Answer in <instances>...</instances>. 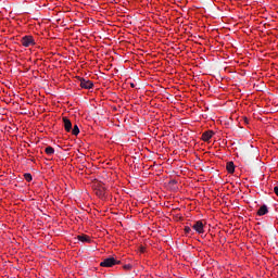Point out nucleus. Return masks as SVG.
<instances>
[{"instance_id":"obj_1","label":"nucleus","mask_w":278,"mask_h":278,"mask_svg":"<svg viewBox=\"0 0 278 278\" xmlns=\"http://www.w3.org/2000/svg\"><path fill=\"white\" fill-rule=\"evenodd\" d=\"M78 81L80 88H84L85 90H92V88H94V83H92L91 80L78 77Z\"/></svg>"},{"instance_id":"obj_2","label":"nucleus","mask_w":278,"mask_h":278,"mask_svg":"<svg viewBox=\"0 0 278 278\" xmlns=\"http://www.w3.org/2000/svg\"><path fill=\"white\" fill-rule=\"evenodd\" d=\"M116 264H121V261H116L114 257L104 258L103 262L100 263V266L104 268H112V266H116Z\"/></svg>"},{"instance_id":"obj_3","label":"nucleus","mask_w":278,"mask_h":278,"mask_svg":"<svg viewBox=\"0 0 278 278\" xmlns=\"http://www.w3.org/2000/svg\"><path fill=\"white\" fill-rule=\"evenodd\" d=\"M21 42H22L23 47H31V45H36V42H34V37H31V36H24L21 39Z\"/></svg>"},{"instance_id":"obj_4","label":"nucleus","mask_w":278,"mask_h":278,"mask_svg":"<svg viewBox=\"0 0 278 278\" xmlns=\"http://www.w3.org/2000/svg\"><path fill=\"white\" fill-rule=\"evenodd\" d=\"M63 125H64V129L67 132H71L73 129V123H71V119H68V117H63Z\"/></svg>"},{"instance_id":"obj_5","label":"nucleus","mask_w":278,"mask_h":278,"mask_svg":"<svg viewBox=\"0 0 278 278\" xmlns=\"http://www.w3.org/2000/svg\"><path fill=\"white\" fill-rule=\"evenodd\" d=\"M192 227H193L194 231H197L198 233H203V231H205L203 229V222H201V220L195 222Z\"/></svg>"},{"instance_id":"obj_6","label":"nucleus","mask_w":278,"mask_h":278,"mask_svg":"<svg viewBox=\"0 0 278 278\" xmlns=\"http://www.w3.org/2000/svg\"><path fill=\"white\" fill-rule=\"evenodd\" d=\"M212 136H214V131L208 130L202 134V140L204 142H208V140H212Z\"/></svg>"},{"instance_id":"obj_7","label":"nucleus","mask_w":278,"mask_h":278,"mask_svg":"<svg viewBox=\"0 0 278 278\" xmlns=\"http://www.w3.org/2000/svg\"><path fill=\"white\" fill-rule=\"evenodd\" d=\"M77 238L79 242H85L87 244H90V242H92V239H90V236H87V235H79Z\"/></svg>"},{"instance_id":"obj_8","label":"nucleus","mask_w":278,"mask_h":278,"mask_svg":"<svg viewBox=\"0 0 278 278\" xmlns=\"http://www.w3.org/2000/svg\"><path fill=\"white\" fill-rule=\"evenodd\" d=\"M267 213H268V206L264 204L258 208L257 216H266Z\"/></svg>"},{"instance_id":"obj_9","label":"nucleus","mask_w":278,"mask_h":278,"mask_svg":"<svg viewBox=\"0 0 278 278\" xmlns=\"http://www.w3.org/2000/svg\"><path fill=\"white\" fill-rule=\"evenodd\" d=\"M226 168L230 175L236 172V165H233V162H228Z\"/></svg>"},{"instance_id":"obj_10","label":"nucleus","mask_w":278,"mask_h":278,"mask_svg":"<svg viewBox=\"0 0 278 278\" xmlns=\"http://www.w3.org/2000/svg\"><path fill=\"white\" fill-rule=\"evenodd\" d=\"M45 151L47 155H53V153H55V149H53V147H47Z\"/></svg>"},{"instance_id":"obj_11","label":"nucleus","mask_w":278,"mask_h":278,"mask_svg":"<svg viewBox=\"0 0 278 278\" xmlns=\"http://www.w3.org/2000/svg\"><path fill=\"white\" fill-rule=\"evenodd\" d=\"M71 131L73 136H79V126L74 125V128Z\"/></svg>"},{"instance_id":"obj_12","label":"nucleus","mask_w":278,"mask_h":278,"mask_svg":"<svg viewBox=\"0 0 278 278\" xmlns=\"http://www.w3.org/2000/svg\"><path fill=\"white\" fill-rule=\"evenodd\" d=\"M24 179H25L26 181H31V179H34V178L31 177V174L26 173V174H24Z\"/></svg>"},{"instance_id":"obj_13","label":"nucleus","mask_w":278,"mask_h":278,"mask_svg":"<svg viewBox=\"0 0 278 278\" xmlns=\"http://www.w3.org/2000/svg\"><path fill=\"white\" fill-rule=\"evenodd\" d=\"M190 231H192V229L190 228V226H186V227H185V232L190 233Z\"/></svg>"},{"instance_id":"obj_14","label":"nucleus","mask_w":278,"mask_h":278,"mask_svg":"<svg viewBox=\"0 0 278 278\" xmlns=\"http://www.w3.org/2000/svg\"><path fill=\"white\" fill-rule=\"evenodd\" d=\"M124 269L125 270H131V265L130 264L124 265Z\"/></svg>"},{"instance_id":"obj_15","label":"nucleus","mask_w":278,"mask_h":278,"mask_svg":"<svg viewBox=\"0 0 278 278\" xmlns=\"http://www.w3.org/2000/svg\"><path fill=\"white\" fill-rule=\"evenodd\" d=\"M274 192H275L276 197H278V187H274Z\"/></svg>"},{"instance_id":"obj_16","label":"nucleus","mask_w":278,"mask_h":278,"mask_svg":"<svg viewBox=\"0 0 278 278\" xmlns=\"http://www.w3.org/2000/svg\"><path fill=\"white\" fill-rule=\"evenodd\" d=\"M169 184L176 185V184H177V180L173 179V180L169 181Z\"/></svg>"},{"instance_id":"obj_17","label":"nucleus","mask_w":278,"mask_h":278,"mask_svg":"<svg viewBox=\"0 0 278 278\" xmlns=\"http://www.w3.org/2000/svg\"><path fill=\"white\" fill-rule=\"evenodd\" d=\"M140 252H141V253H144V247H141V248H140Z\"/></svg>"},{"instance_id":"obj_18","label":"nucleus","mask_w":278,"mask_h":278,"mask_svg":"<svg viewBox=\"0 0 278 278\" xmlns=\"http://www.w3.org/2000/svg\"><path fill=\"white\" fill-rule=\"evenodd\" d=\"M245 163H247V164H251V161H249L248 159H245Z\"/></svg>"},{"instance_id":"obj_19","label":"nucleus","mask_w":278,"mask_h":278,"mask_svg":"<svg viewBox=\"0 0 278 278\" xmlns=\"http://www.w3.org/2000/svg\"><path fill=\"white\" fill-rule=\"evenodd\" d=\"M130 86H131L132 88H136V85H135L134 83H131Z\"/></svg>"}]
</instances>
